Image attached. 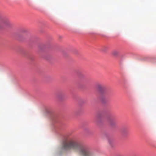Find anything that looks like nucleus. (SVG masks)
<instances>
[{
	"instance_id": "f257e3e1",
	"label": "nucleus",
	"mask_w": 156,
	"mask_h": 156,
	"mask_svg": "<svg viewBox=\"0 0 156 156\" xmlns=\"http://www.w3.org/2000/svg\"><path fill=\"white\" fill-rule=\"evenodd\" d=\"M62 148L66 151H73L83 156H95L94 152L89 148L73 139L64 141Z\"/></svg>"
},
{
	"instance_id": "f03ea898",
	"label": "nucleus",
	"mask_w": 156,
	"mask_h": 156,
	"mask_svg": "<svg viewBox=\"0 0 156 156\" xmlns=\"http://www.w3.org/2000/svg\"><path fill=\"white\" fill-rule=\"evenodd\" d=\"M10 24V22L7 20L4 19H0V28L4 26H9Z\"/></svg>"
},
{
	"instance_id": "7ed1b4c3",
	"label": "nucleus",
	"mask_w": 156,
	"mask_h": 156,
	"mask_svg": "<svg viewBox=\"0 0 156 156\" xmlns=\"http://www.w3.org/2000/svg\"><path fill=\"white\" fill-rule=\"evenodd\" d=\"M97 88L99 91L101 92L104 91L105 90V87L101 84H98L97 85Z\"/></svg>"
},
{
	"instance_id": "20e7f679",
	"label": "nucleus",
	"mask_w": 156,
	"mask_h": 156,
	"mask_svg": "<svg viewBox=\"0 0 156 156\" xmlns=\"http://www.w3.org/2000/svg\"><path fill=\"white\" fill-rule=\"evenodd\" d=\"M107 95L105 93H102L100 96L101 99L103 101L106 99L107 98Z\"/></svg>"
},
{
	"instance_id": "39448f33",
	"label": "nucleus",
	"mask_w": 156,
	"mask_h": 156,
	"mask_svg": "<svg viewBox=\"0 0 156 156\" xmlns=\"http://www.w3.org/2000/svg\"><path fill=\"white\" fill-rule=\"evenodd\" d=\"M122 133L124 136H126L128 133V131L126 129H123L122 130Z\"/></svg>"
},
{
	"instance_id": "423d86ee",
	"label": "nucleus",
	"mask_w": 156,
	"mask_h": 156,
	"mask_svg": "<svg viewBox=\"0 0 156 156\" xmlns=\"http://www.w3.org/2000/svg\"><path fill=\"white\" fill-rule=\"evenodd\" d=\"M119 52L117 51H114L112 52V54L115 56H116L118 54Z\"/></svg>"
},
{
	"instance_id": "0eeeda50",
	"label": "nucleus",
	"mask_w": 156,
	"mask_h": 156,
	"mask_svg": "<svg viewBox=\"0 0 156 156\" xmlns=\"http://www.w3.org/2000/svg\"><path fill=\"white\" fill-rule=\"evenodd\" d=\"M108 49V47L106 46H104V47L102 49V50L103 51H105Z\"/></svg>"
},
{
	"instance_id": "6e6552de",
	"label": "nucleus",
	"mask_w": 156,
	"mask_h": 156,
	"mask_svg": "<svg viewBox=\"0 0 156 156\" xmlns=\"http://www.w3.org/2000/svg\"><path fill=\"white\" fill-rule=\"evenodd\" d=\"M112 140L110 139L109 140L108 142L110 144H111V141Z\"/></svg>"
},
{
	"instance_id": "1a4fd4ad",
	"label": "nucleus",
	"mask_w": 156,
	"mask_h": 156,
	"mask_svg": "<svg viewBox=\"0 0 156 156\" xmlns=\"http://www.w3.org/2000/svg\"><path fill=\"white\" fill-rule=\"evenodd\" d=\"M59 98H60V96H59V97H58Z\"/></svg>"
}]
</instances>
